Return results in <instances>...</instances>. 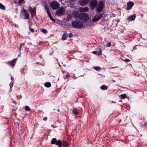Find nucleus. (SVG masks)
I'll return each instance as SVG.
<instances>
[{
  "label": "nucleus",
  "instance_id": "obj_12",
  "mask_svg": "<svg viewBox=\"0 0 147 147\" xmlns=\"http://www.w3.org/2000/svg\"><path fill=\"white\" fill-rule=\"evenodd\" d=\"M134 5V3L132 2L129 1L127 2V10L131 9Z\"/></svg>",
  "mask_w": 147,
  "mask_h": 147
},
{
  "label": "nucleus",
  "instance_id": "obj_4",
  "mask_svg": "<svg viewBox=\"0 0 147 147\" xmlns=\"http://www.w3.org/2000/svg\"><path fill=\"white\" fill-rule=\"evenodd\" d=\"M98 4L97 0H91L90 1L89 4V7L90 9L92 10L96 8Z\"/></svg>",
  "mask_w": 147,
  "mask_h": 147
},
{
  "label": "nucleus",
  "instance_id": "obj_10",
  "mask_svg": "<svg viewBox=\"0 0 147 147\" xmlns=\"http://www.w3.org/2000/svg\"><path fill=\"white\" fill-rule=\"evenodd\" d=\"M81 13H79L77 11H75L73 13V15L75 19L76 20L80 19V16Z\"/></svg>",
  "mask_w": 147,
  "mask_h": 147
},
{
  "label": "nucleus",
  "instance_id": "obj_6",
  "mask_svg": "<svg viewBox=\"0 0 147 147\" xmlns=\"http://www.w3.org/2000/svg\"><path fill=\"white\" fill-rule=\"evenodd\" d=\"M50 6L53 9H56L59 7V4L56 1H54L50 3Z\"/></svg>",
  "mask_w": 147,
  "mask_h": 147
},
{
  "label": "nucleus",
  "instance_id": "obj_43",
  "mask_svg": "<svg viewBox=\"0 0 147 147\" xmlns=\"http://www.w3.org/2000/svg\"><path fill=\"white\" fill-rule=\"evenodd\" d=\"M11 80H12V79H13V78L12 77H11Z\"/></svg>",
  "mask_w": 147,
  "mask_h": 147
},
{
  "label": "nucleus",
  "instance_id": "obj_49",
  "mask_svg": "<svg viewBox=\"0 0 147 147\" xmlns=\"http://www.w3.org/2000/svg\"><path fill=\"white\" fill-rule=\"evenodd\" d=\"M20 56V55H18V56Z\"/></svg>",
  "mask_w": 147,
  "mask_h": 147
},
{
  "label": "nucleus",
  "instance_id": "obj_32",
  "mask_svg": "<svg viewBox=\"0 0 147 147\" xmlns=\"http://www.w3.org/2000/svg\"><path fill=\"white\" fill-rule=\"evenodd\" d=\"M11 82H12V83H10V84H9V86H10V89H11V88L13 86V82H12V81Z\"/></svg>",
  "mask_w": 147,
  "mask_h": 147
},
{
  "label": "nucleus",
  "instance_id": "obj_44",
  "mask_svg": "<svg viewBox=\"0 0 147 147\" xmlns=\"http://www.w3.org/2000/svg\"><path fill=\"white\" fill-rule=\"evenodd\" d=\"M112 67V68H115V67Z\"/></svg>",
  "mask_w": 147,
  "mask_h": 147
},
{
  "label": "nucleus",
  "instance_id": "obj_7",
  "mask_svg": "<svg viewBox=\"0 0 147 147\" xmlns=\"http://www.w3.org/2000/svg\"><path fill=\"white\" fill-rule=\"evenodd\" d=\"M65 9L63 7H60L58 9L56 12V15L58 16H62L64 15Z\"/></svg>",
  "mask_w": 147,
  "mask_h": 147
},
{
  "label": "nucleus",
  "instance_id": "obj_22",
  "mask_svg": "<svg viewBox=\"0 0 147 147\" xmlns=\"http://www.w3.org/2000/svg\"><path fill=\"white\" fill-rule=\"evenodd\" d=\"M100 19V18H99L98 17L96 18H93L92 19V21L93 22H96Z\"/></svg>",
  "mask_w": 147,
  "mask_h": 147
},
{
  "label": "nucleus",
  "instance_id": "obj_37",
  "mask_svg": "<svg viewBox=\"0 0 147 147\" xmlns=\"http://www.w3.org/2000/svg\"><path fill=\"white\" fill-rule=\"evenodd\" d=\"M111 43L110 42H109L108 43V44H107V47H109L111 46Z\"/></svg>",
  "mask_w": 147,
  "mask_h": 147
},
{
  "label": "nucleus",
  "instance_id": "obj_40",
  "mask_svg": "<svg viewBox=\"0 0 147 147\" xmlns=\"http://www.w3.org/2000/svg\"><path fill=\"white\" fill-rule=\"evenodd\" d=\"M44 7L45 9H46V4L44 5Z\"/></svg>",
  "mask_w": 147,
  "mask_h": 147
},
{
  "label": "nucleus",
  "instance_id": "obj_41",
  "mask_svg": "<svg viewBox=\"0 0 147 147\" xmlns=\"http://www.w3.org/2000/svg\"><path fill=\"white\" fill-rule=\"evenodd\" d=\"M43 119L44 120H46V117H45L43 118Z\"/></svg>",
  "mask_w": 147,
  "mask_h": 147
},
{
  "label": "nucleus",
  "instance_id": "obj_9",
  "mask_svg": "<svg viewBox=\"0 0 147 147\" xmlns=\"http://www.w3.org/2000/svg\"><path fill=\"white\" fill-rule=\"evenodd\" d=\"M46 10L47 12V14L50 18V19L53 21L54 22H55V20L54 19L52 16H51V13L50 12V10L49 9V6L47 5L46 6Z\"/></svg>",
  "mask_w": 147,
  "mask_h": 147
},
{
  "label": "nucleus",
  "instance_id": "obj_19",
  "mask_svg": "<svg viewBox=\"0 0 147 147\" xmlns=\"http://www.w3.org/2000/svg\"><path fill=\"white\" fill-rule=\"evenodd\" d=\"M72 111L73 113L76 115H78L79 114V112L78 111V109L75 108L72 110Z\"/></svg>",
  "mask_w": 147,
  "mask_h": 147
},
{
  "label": "nucleus",
  "instance_id": "obj_5",
  "mask_svg": "<svg viewBox=\"0 0 147 147\" xmlns=\"http://www.w3.org/2000/svg\"><path fill=\"white\" fill-rule=\"evenodd\" d=\"M80 16V20L84 22L87 21L89 20L88 16L86 13L84 12L81 13Z\"/></svg>",
  "mask_w": 147,
  "mask_h": 147
},
{
  "label": "nucleus",
  "instance_id": "obj_23",
  "mask_svg": "<svg viewBox=\"0 0 147 147\" xmlns=\"http://www.w3.org/2000/svg\"><path fill=\"white\" fill-rule=\"evenodd\" d=\"M24 43H21L20 44V46L19 47V51H21L22 46H24Z\"/></svg>",
  "mask_w": 147,
  "mask_h": 147
},
{
  "label": "nucleus",
  "instance_id": "obj_48",
  "mask_svg": "<svg viewBox=\"0 0 147 147\" xmlns=\"http://www.w3.org/2000/svg\"><path fill=\"white\" fill-rule=\"evenodd\" d=\"M15 1H14V3H15Z\"/></svg>",
  "mask_w": 147,
  "mask_h": 147
},
{
  "label": "nucleus",
  "instance_id": "obj_29",
  "mask_svg": "<svg viewBox=\"0 0 147 147\" xmlns=\"http://www.w3.org/2000/svg\"><path fill=\"white\" fill-rule=\"evenodd\" d=\"M25 3V1L24 0H19L18 1V3L19 4L21 3Z\"/></svg>",
  "mask_w": 147,
  "mask_h": 147
},
{
  "label": "nucleus",
  "instance_id": "obj_20",
  "mask_svg": "<svg viewBox=\"0 0 147 147\" xmlns=\"http://www.w3.org/2000/svg\"><path fill=\"white\" fill-rule=\"evenodd\" d=\"M73 15L71 14L68 15L67 18H66V20L67 21H68L71 20L72 17Z\"/></svg>",
  "mask_w": 147,
  "mask_h": 147
},
{
  "label": "nucleus",
  "instance_id": "obj_38",
  "mask_svg": "<svg viewBox=\"0 0 147 147\" xmlns=\"http://www.w3.org/2000/svg\"><path fill=\"white\" fill-rule=\"evenodd\" d=\"M51 127H53L54 128H56L57 127V126L55 125V126L53 125H51Z\"/></svg>",
  "mask_w": 147,
  "mask_h": 147
},
{
  "label": "nucleus",
  "instance_id": "obj_33",
  "mask_svg": "<svg viewBox=\"0 0 147 147\" xmlns=\"http://www.w3.org/2000/svg\"><path fill=\"white\" fill-rule=\"evenodd\" d=\"M124 61L125 62H127L130 61V60L129 59H125Z\"/></svg>",
  "mask_w": 147,
  "mask_h": 147
},
{
  "label": "nucleus",
  "instance_id": "obj_34",
  "mask_svg": "<svg viewBox=\"0 0 147 147\" xmlns=\"http://www.w3.org/2000/svg\"><path fill=\"white\" fill-rule=\"evenodd\" d=\"M103 13H101L100 14L98 17L99 18H100V19H101V18L103 17Z\"/></svg>",
  "mask_w": 147,
  "mask_h": 147
},
{
  "label": "nucleus",
  "instance_id": "obj_3",
  "mask_svg": "<svg viewBox=\"0 0 147 147\" xmlns=\"http://www.w3.org/2000/svg\"><path fill=\"white\" fill-rule=\"evenodd\" d=\"M104 4L102 1L99 2L98 4L96 7V10L98 13H100L104 8Z\"/></svg>",
  "mask_w": 147,
  "mask_h": 147
},
{
  "label": "nucleus",
  "instance_id": "obj_42",
  "mask_svg": "<svg viewBox=\"0 0 147 147\" xmlns=\"http://www.w3.org/2000/svg\"><path fill=\"white\" fill-rule=\"evenodd\" d=\"M44 85L45 87H46V82L44 83Z\"/></svg>",
  "mask_w": 147,
  "mask_h": 147
},
{
  "label": "nucleus",
  "instance_id": "obj_27",
  "mask_svg": "<svg viewBox=\"0 0 147 147\" xmlns=\"http://www.w3.org/2000/svg\"><path fill=\"white\" fill-rule=\"evenodd\" d=\"M25 109L26 111H30V107L28 106H26L25 107Z\"/></svg>",
  "mask_w": 147,
  "mask_h": 147
},
{
  "label": "nucleus",
  "instance_id": "obj_25",
  "mask_svg": "<svg viewBox=\"0 0 147 147\" xmlns=\"http://www.w3.org/2000/svg\"><path fill=\"white\" fill-rule=\"evenodd\" d=\"M0 8L3 10L5 9V7L1 3H0Z\"/></svg>",
  "mask_w": 147,
  "mask_h": 147
},
{
  "label": "nucleus",
  "instance_id": "obj_1",
  "mask_svg": "<svg viewBox=\"0 0 147 147\" xmlns=\"http://www.w3.org/2000/svg\"><path fill=\"white\" fill-rule=\"evenodd\" d=\"M51 143L52 144H55L59 147H69V144L67 142L63 140L61 141L60 139L57 140L55 138H53L51 141Z\"/></svg>",
  "mask_w": 147,
  "mask_h": 147
},
{
  "label": "nucleus",
  "instance_id": "obj_18",
  "mask_svg": "<svg viewBox=\"0 0 147 147\" xmlns=\"http://www.w3.org/2000/svg\"><path fill=\"white\" fill-rule=\"evenodd\" d=\"M92 53L94 54L98 55H100L102 53L101 49H100V50L98 51H94L92 52Z\"/></svg>",
  "mask_w": 147,
  "mask_h": 147
},
{
  "label": "nucleus",
  "instance_id": "obj_24",
  "mask_svg": "<svg viewBox=\"0 0 147 147\" xmlns=\"http://www.w3.org/2000/svg\"><path fill=\"white\" fill-rule=\"evenodd\" d=\"M94 68L95 70L97 71L100 70L101 69V67L98 66L94 67Z\"/></svg>",
  "mask_w": 147,
  "mask_h": 147
},
{
  "label": "nucleus",
  "instance_id": "obj_15",
  "mask_svg": "<svg viewBox=\"0 0 147 147\" xmlns=\"http://www.w3.org/2000/svg\"><path fill=\"white\" fill-rule=\"evenodd\" d=\"M17 59H13L11 61H9L7 63V64H9L12 67H13L15 66V62L16 61Z\"/></svg>",
  "mask_w": 147,
  "mask_h": 147
},
{
  "label": "nucleus",
  "instance_id": "obj_14",
  "mask_svg": "<svg viewBox=\"0 0 147 147\" xmlns=\"http://www.w3.org/2000/svg\"><path fill=\"white\" fill-rule=\"evenodd\" d=\"M23 11L24 12V18L25 19H28L29 18V14L28 11L25 9H23Z\"/></svg>",
  "mask_w": 147,
  "mask_h": 147
},
{
  "label": "nucleus",
  "instance_id": "obj_30",
  "mask_svg": "<svg viewBox=\"0 0 147 147\" xmlns=\"http://www.w3.org/2000/svg\"><path fill=\"white\" fill-rule=\"evenodd\" d=\"M40 31L43 33L45 34L46 33V30L44 29H40Z\"/></svg>",
  "mask_w": 147,
  "mask_h": 147
},
{
  "label": "nucleus",
  "instance_id": "obj_45",
  "mask_svg": "<svg viewBox=\"0 0 147 147\" xmlns=\"http://www.w3.org/2000/svg\"><path fill=\"white\" fill-rule=\"evenodd\" d=\"M59 109L58 110V111L59 112Z\"/></svg>",
  "mask_w": 147,
  "mask_h": 147
},
{
  "label": "nucleus",
  "instance_id": "obj_35",
  "mask_svg": "<svg viewBox=\"0 0 147 147\" xmlns=\"http://www.w3.org/2000/svg\"><path fill=\"white\" fill-rule=\"evenodd\" d=\"M29 30L31 32H34V30L33 29L31 28L30 27H29Z\"/></svg>",
  "mask_w": 147,
  "mask_h": 147
},
{
  "label": "nucleus",
  "instance_id": "obj_21",
  "mask_svg": "<svg viewBox=\"0 0 147 147\" xmlns=\"http://www.w3.org/2000/svg\"><path fill=\"white\" fill-rule=\"evenodd\" d=\"M108 87L105 85H103L100 87V88L102 90H105L107 89Z\"/></svg>",
  "mask_w": 147,
  "mask_h": 147
},
{
  "label": "nucleus",
  "instance_id": "obj_13",
  "mask_svg": "<svg viewBox=\"0 0 147 147\" xmlns=\"http://www.w3.org/2000/svg\"><path fill=\"white\" fill-rule=\"evenodd\" d=\"M89 0H80L79 3L80 5L82 6H84L88 4Z\"/></svg>",
  "mask_w": 147,
  "mask_h": 147
},
{
  "label": "nucleus",
  "instance_id": "obj_36",
  "mask_svg": "<svg viewBox=\"0 0 147 147\" xmlns=\"http://www.w3.org/2000/svg\"><path fill=\"white\" fill-rule=\"evenodd\" d=\"M20 71L21 73L24 74V68L20 69Z\"/></svg>",
  "mask_w": 147,
  "mask_h": 147
},
{
  "label": "nucleus",
  "instance_id": "obj_17",
  "mask_svg": "<svg viewBox=\"0 0 147 147\" xmlns=\"http://www.w3.org/2000/svg\"><path fill=\"white\" fill-rule=\"evenodd\" d=\"M68 36V35L67 33H65L63 34L62 38L61 40H64L67 39V37Z\"/></svg>",
  "mask_w": 147,
  "mask_h": 147
},
{
  "label": "nucleus",
  "instance_id": "obj_11",
  "mask_svg": "<svg viewBox=\"0 0 147 147\" xmlns=\"http://www.w3.org/2000/svg\"><path fill=\"white\" fill-rule=\"evenodd\" d=\"M79 10L80 12H84L88 11L89 10V8L88 7H79Z\"/></svg>",
  "mask_w": 147,
  "mask_h": 147
},
{
  "label": "nucleus",
  "instance_id": "obj_46",
  "mask_svg": "<svg viewBox=\"0 0 147 147\" xmlns=\"http://www.w3.org/2000/svg\"><path fill=\"white\" fill-rule=\"evenodd\" d=\"M113 82H115V80H113Z\"/></svg>",
  "mask_w": 147,
  "mask_h": 147
},
{
  "label": "nucleus",
  "instance_id": "obj_31",
  "mask_svg": "<svg viewBox=\"0 0 147 147\" xmlns=\"http://www.w3.org/2000/svg\"><path fill=\"white\" fill-rule=\"evenodd\" d=\"M68 36L69 38H71L73 36V34L72 33L70 32Z\"/></svg>",
  "mask_w": 147,
  "mask_h": 147
},
{
  "label": "nucleus",
  "instance_id": "obj_2",
  "mask_svg": "<svg viewBox=\"0 0 147 147\" xmlns=\"http://www.w3.org/2000/svg\"><path fill=\"white\" fill-rule=\"evenodd\" d=\"M72 26L76 28H81L82 27L83 25V23L79 20H75L72 22Z\"/></svg>",
  "mask_w": 147,
  "mask_h": 147
},
{
  "label": "nucleus",
  "instance_id": "obj_8",
  "mask_svg": "<svg viewBox=\"0 0 147 147\" xmlns=\"http://www.w3.org/2000/svg\"><path fill=\"white\" fill-rule=\"evenodd\" d=\"M28 10L32 16H35L36 15V7H34L32 9V7L29 6L28 7Z\"/></svg>",
  "mask_w": 147,
  "mask_h": 147
},
{
  "label": "nucleus",
  "instance_id": "obj_47",
  "mask_svg": "<svg viewBox=\"0 0 147 147\" xmlns=\"http://www.w3.org/2000/svg\"><path fill=\"white\" fill-rule=\"evenodd\" d=\"M36 32H37V30H36Z\"/></svg>",
  "mask_w": 147,
  "mask_h": 147
},
{
  "label": "nucleus",
  "instance_id": "obj_26",
  "mask_svg": "<svg viewBox=\"0 0 147 147\" xmlns=\"http://www.w3.org/2000/svg\"><path fill=\"white\" fill-rule=\"evenodd\" d=\"M126 97V95L125 94H121V97L122 99H124Z\"/></svg>",
  "mask_w": 147,
  "mask_h": 147
},
{
  "label": "nucleus",
  "instance_id": "obj_39",
  "mask_svg": "<svg viewBox=\"0 0 147 147\" xmlns=\"http://www.w3.org/2000/svg\"><path fill=\"white\" fill-rule=\"evenodd\" d=\"M136 49H137V48H136V46L134 47V48H133V50H136Z\"/></svg>",
  "mask_w": 147,
  "mask_h": 147
},
{
  "label": "nucleus",
  "instance_id": "obj_28",
  "mask_svg": "<svg viewBox=\"0 0 147 147\" xmlns=\"http://www.w3.org/2000/svg\"><path fill=\"white\" fill-rule=\"evenodd\" d=\"M51 86V83L49 82H47V87L49 88Z\"/></svg>",
  "mask_w": 147,
  "mask_h": 147
},
{
  "label": "nucleus",
  "instance_id": "obj_16",
  "mask_svg": "<svg viewBox=\"0 0 147 147\" xmlns=\"http://www.w3.org/2000/svg\"><path fill=\"white\" fill-rule=\"evenodd\" d=\"M136 17V16L135 14L130 16L127 18V20L129 21H133L135 20Z\"/></svg>",
  "mask_w": 147,
  "mask_h": 147
}]
</instances>
